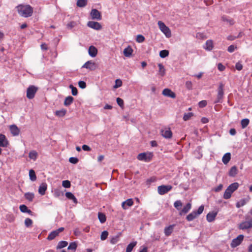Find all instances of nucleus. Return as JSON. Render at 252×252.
I'll use <instances>...</instances> for the list:
<instances>
[{
    "instance_id": "obj_47",
    "label": "nucleus",
    "mask_w": 252,
    "mask_h": 252,
    "mask_svg": "<svg viewBox=\"0 0 252 252\" xmlns=\"http://www.w3.org/2000/svg\"><path fill=\"white\" fill-rule=\"evenodd\" d=\"M108 235V232L107 231H104L101 233L100 238L101 240H105L106 239Z\"/></svg>"
},
{
    "instance_id": "obj_18",
    "label": "nucleus",
    "mask_w": 252,
    "mask_h": 252,
    "mask_svg": "<svg viewBox=\"0 0 252 252\" xmlns=\"http://www.w3.org/2000/svg\"><path fill=\"white\" fill-rule=\"evenodd\" d=\"M9 129L10 132L12 135L13 136H17L19 135L20 133V129L19 128L15 125H11L9 126Z\"/></svg>"
},
{
    "instance_id": "obj_11",
    "label": "nucleus",
    "mask_w": 252,
    "mask_h": 252,
    "mask_svg": "<svg viewBox=\"0 0 252 252\" xmlns=\"http://www.w3.org/2000/svg\"><path fill=\"white\" fill-rule=\"evenodd\" d=\"M90 15L93 19L100 20L101 19V15L100 12L96 9H93L91 10Z\"/></svg>"
},
{
    "instance_id": "obj_25",
    "label": "nucleus",
    "mask_w": 252,
    "mask_h": 252,
    "mask_svg": "<svg viewBox=\"0 0 252 252\" xmlns=\"http://www.w3.org/2000/svg\"><path fill=\"white\" fill-rule=\"evenodd\" d=\"M231 158V154L230 153H227L224 155L222 158V161L224 164H227Z\"/></svg>"
},
{
    "instance_id": "obj_64",
    "label": "nucleus",
    "mask_w": 252,
    "mask_h": 252,
    "mask_svg": "<svg viewBox=\"0 0 252 252\" xmlns=\"http://www.w3.org/2000/svg\"><path fill=\"white\" fill-rule=\"evenodd\" d=\"M223 188V185L222 184H220L217 188L214 189V191L216 192H219Z\"/></svg>"
},
{
    "instance_id": "obj_17",
    "label": "nucleus",
    "mask_w": 252,
    "mask_h": 252,
    "mask_svg": "<svg viewBox=\"0 0 252 252\" xmlns=\"http://www.w3.org/2000/svg\"><path fill=\"white\" fill-rule=\"evenodd\" d=\"M218 212H211L208 213V214L206 216V219L208 222H212L214 221L215 219V218L216 217L217 215Z\"/></svg>"
},
{
    "instance_id": "obj_59",
    "label": "nucleus",
    "mask_w": 252,
    "mask_h": 252,
    "mask_svg": "<svg viewBox=\"0 0 252 252\" xmlns=\"http://www.w3.org/2000/svg\"><path fill=\"white\" fill-rule=\"evenodd\" d=\"M117 103L120 107H123L124 105V101L120 97L117 98Z\"/></svg>"
},
{
    "instance_id": "obj_6",
    "label": "nucleus",
    "mask_w": 252,
    "mask_h": 252,
    "mask_svg": "<svg viewBox=\"0 0 252 252\" xmlns=\"http://www.w3.org/2000/svg\"><path fill=\"white\" fill-rule=\"evenodd\" d=\"M37 88L34 86H30L27 90V97L28 98L31 99H32L37 91Z\"/></svg>"
},
{
    "instance_id": "obj_56",
    "label": "nucleus",
    "mask_w": 252,
    "mask_h": 252,
    "mask_svg": "<svg viewBox=\"0 0 252 252\" xmlns=\"http://www.w3.org/2000/svg\"><path fill=\"white\" fill-rule=\"evenodd\" d=\"M7 220L9 222H12L14 220V217L12 214H9L6 216Z\"/></svg>"
},
{
    "instance_id": "obj_13",
    "label": "nucleus",
    "mask_w": 252,
    "mask_h": 252,
    "mask_svg": "<svg viewBox=\"0 0 252 252\" xmlns=\"http://www.w3.org/2000/svg\"><path fill=\"white\" fill-rule=\"evenodd\" d=\"M161 134L165 138H171L172 136V132L170 128H165L161 130Z\"/></svg>"
},
{
    "instance_id": "obj_35",
    "label": "nucleus",
    "mask_w": 252,
    "mask_h": 252,
    "mask_svg": "<svg viewBox=\"0 0 252 252\" xmlns=\"http://www.w3.org/2000/svg\"><path fill=\"white\" fill-rule=\"evenodd\" d=\"M67 245H68L67 242L65 241H61L59 242V243L57 246V249H62L63 248L66 247L67 246Z\"/></svg>"
},
{
    "instance_id": "obj_53",
    "label": "nucleus",
    "mask_w": 252,
    "mask_h": 252,
    "mask_svg": "<svg viewBox=\"0 0 252 252\" xmlns=\"http://www.w3.org/2000/svg\"><path fill=\"white\" fill-rule=\"evenodd\" d=\"M116 84L114 86L115 88H118L122 85V82L120 79H117L115 81Z\"/></svg>"
},
{
    "instance_id": "obj_20",
    "label": "nucleus",
    "mask_w": 252,
    "mask_h": 252,
    "mask_svg": "<svg viewBox=\"0 0 252 252\" xmlns=\"http://www.w3.org/2000/svg\"><path fill=\"white\" fill-rule=\"evenodd\" d=\"M133 204V201L132 199H128L122 203V207L124 209L126 210L127 208V207L126 206H127V207H130L132 206Z\"/></svg>"
},
{
    "instance_id": "obj_51",
    "label": "nucleus",
    "mask_w": 252,
    "mask_h": 252,
    "mask_svg": "<svg viewBox=\"0 0 252 252\" xmlns=\"http://www.w3.org/2000/svg\"><path fill=\"white\" fill-rule=\"evenodd\" d=\"M78 161V159L75 157H71L69 158V161L73 164H76Z\"/></svg>"
},
{
    "instance_id": "obj_28",
    "label": "nucleus",
    "mask_w": 252,
    "mask_h": 252,
    "mask_svg": "<svg viewBox=\"0 0 252 252\" xmlns=\"http://www.w3.org/2000/svg\"><path fill=\"white\" fill-rule=\"evenodd\" d=\"M249 200V198H244L240 200H239L237 203H236V207L238 208H239L243 206H244L247 202H248Z\"/></svg>"
},
{
    "instance_id": "obj_54",
    "label": "nucleus",
    "mask_w": 252,
    "mask_h": 252,
    "mask_svg": "<svg viewBox=\"0 0 252 252\" xmlns=\"http://www.w3.org/2000/svg\"><path fill=\"white\" fill-rule=\"evenodd\" d=\"M207 102L206 100H201L199 102L198 105L199 107L203 108L205 107L207 105Z\"/></svg>"
},
{
    "instance_id": "obj_34",
    "label": "nucleus",
    "mask_w": 252,
    "mask_h": 252,
    "mask_svg": "<svg viewBox=\"0 0 252 252\" xmlns=\"http://www.w3.org/2000/svg\"><path fill=\"white\" fill-rule=\"evenodd\" d=\"M98 218L101 223H103L106 221V218L105 215L101 212H99L98 214Z\"/></svg>"
},
{
    "instance_id": "obj_33",
    "label": "nucleus",
    "mask_w": 252,
    "mask_h": 252,
    "mask_svg": "<svg viewBox=\"0 0 252 252\" xmlns=\"http://www.w3.org/2000/svg\"><path fill=\"white\" fill-rule=\"evenodd\" d=\"M136 241L133 242L129 244L126 248V252H131L133 248L136 245Z\"/></svg>"
},
{
    "instance_id": "obj_2",
    "label": "nucleus",
    "mask_w": 252,
    "mask_h": 252,
    "mask_svg": "<svg viewBox=\"0 0 252 252\" xmlns=\"http://www.w3.org/2000/svg\"><path fill=\"white\" fill-rule=\"evenodd\" d=\"M238 187L239 184L238 183L230 184L225 190L223 194V198L225 199L230 198L232 193L238 189Z\"/></svg>"
},
{
    "instance_id": "obj_42",
    "label": "nucleus",
    "mask_w": 252,
    "mask_h": 252,
    "mask_svg": "<svg viewBox=\"0 0 252 252\" xmlns=\"http://www.w3.org/2000/svg\"><path fill=\"white\" fill-rule=\"evenodd\" d=\"M168 55H169V52L168 50H161L159 52V56L162 58H164L167 57L168 56Z\"/></svg>"
},
{
    "instance_id": "obj_32",
    "label": "nucleus",
    "mask_w": 252,
    "mask_h": 252,
    "mask_svg": "<svg viewBox=\"0 0 252 252\" xmlns=\"http://www.w3.org/2000/svg\"><path fill=\"white\" fill-rule=\"evenodd\" d=\"M237 172L238 170L237 167L235 166H233L231 168L229 172V175L231 177H235L237 174Z\"/></svg>"
},
{
    "instance_id": "obj_38",
    "label": "nucleus",
    "mask_w": 252,
    "mask_h": 252,
    "mask_svg": "<svg viewBox=\"0 0 252 252\" xmlns=\"http://www.w3.org/2000/svg\"><path fill=\"white\" fill-rule=\"evenodd\" d=\"M34 195L33 193L32 192H27L25 194V198L29 201H32L34 198Z\"/></svg>"
},
{
    "instance_id": "obj_40",
    "label": "nucleus",
    "mask_w": 252,
    "mask_h": 252,
    "mask_svg": "<svg viewBox=\"0 0 252 252\" xmlns=\"http://www.w3.org/2000/svg\"><path fill=\"white\" fill-rule=\"evenodd\" d=\"M29 176L30 179L32 181H34L36 179V176L35 173V172L32 169H31L29 171Z\"/></svg>"
},
{
    "instance_id": "obj_14",
    "label": "nucleus",
    "mask_w": 252,
    "mask_h": 252,
    "mask_svg": "<svg viewBox=\"0 0 252 252\" xmlns=\"http://www.w3.org/2000/svg\"><path fill=\"white\" fill-rule=\"evenodd\" d=\"M162 94L165 96L172 98H175L176 97V94L170 89L168 88L164 89L162 91Z\"/></svg>"
},
{
    "instance_id": "obj_45",
    "label": "nucleus",
    "mask_w": 252,
    "mask_h": 252,
    "mask_svg": "<svg viewBox=\"0 0 252 252\" xmlns=\"http://www.w3.org/2000/svg\"><path fill=\"white\" fill-rule=\"evenodd\" d=\"M69 88L71 89V93L73 95H76L78 94V91L76 87H74L72 85L69 86Z\"/></svg>"
},
{
    "instance_id": "obj_23",
    "label": "nucleus",
    "mask_w": 252,
    "mask_h": 252,
    "mask_svg": "<svg viewBox=\"0 0 252 252\" xmlns=\"http://www.w3.org/2000/svg\"><path fill=\"white\" fill-rule=\"evenodd\" d=\"M97 53V49L94 46H91L89 48V54L92 57H95Z\"/></svg>"
},
{
    "instance_id": "obj_62",
    "label": "nucleus",
    "mask_w": 252,
    "mask_h": 252,
    "mask_svg": "<svg viewBox=\"0 0 252 252\" xmlns=\"http://www.w3.org/2000/svg\"><path fill=\"white\" fill-rule=\"evenodd\" d=\"M76 26V23L74 21L70 22L67 25V27L70 29H72Z\"/></svg>"
},
{
    "instance_id": "obj_46",
    "label": "nucleus",
    "mask_w": 252,
    "mask_h": 252,
    "mask_svg": "<svg viewBox=\"0 0 252 252\" xmlns=\"http://www.w3.org/2000/svg\"><path fill=\"white\" fill-rule=\"evenodd\" d=\"M32 224V220L30 218H27L25 220V224L27 227H29L31 226Z\"/></svg>"
},
{
    "instance_id": "obj_9",
    "label": "nucleus",
    "mask_w": 252,
    "mask_h": 252,
    "mask_svg": "<svg viewBox=\"0 0 252 252\" xmlns=\"http://www.w3.org/2000/svg\"><path fill=\"white\" fill-rule=\"evenodd\" d=\"M64 230L63 227H60L59 229L52 231L48 235L47 240L51 241L55 239L57 236L59 235V233L62 232Z\"/></svg>"
},
{
    "instance_id": "obj_31",
    "label": "nucleus",
    "mask_w": 252,
    "mask_h": 252,
    "mask_svg": "<svg viewBox=\"0 0 252 252\" xmlns=\"http://www.w3.org/2000/svg\"><path fill=\"white\" fill-rule=\"evenodd\" d=\"M38 154L36 151L32 150L30 152L29 157L31 159H33L35 161L37 158Z\"/></svg>"
},
{
    "instance_id": "obj_19",
    "label": "nucleus",
    "mask_w": 252,
    "mask_h": 252,
    "mask_svg": "<svg viewBox=\"0 0 252 252\" xmlns=\"http://www.w3.org/2000/svg\"><path fill=\"white\" fill-rule=\"evenodd\" d=\"M47 189V185L46 183H41L38 189V193L41 195H43L45 194V191Z\"/></svg>"
},
{
    "instance_id": "obj_60",
    "label": "nucleus",
    "mask_w": 252,
    "mask_h": 252,
    "mask_svg": "<svg viewBox=\"0 0 252 252\" xmlns=\"http://www.w3.org/2000/svg\"><path fill=\"white\" fill-rule=\"evenodd\" d=\"M218 68L220 71H222L224 70L225 67L221 63H219L218 64Z\"/></svg>"
},
{
    "instance_id": "obj_21",
    "label": "nucleus",
    "mask_w": 252,
    "mask_h": 252,
    "mask_svg": "<svg viewBox=\"0 0 252 252\" xmlns=\"http://www.w3.org/2000/svg\"><path fill=\"white\" fill-rule=\"evenodd\" d=\"M191 204L190 203H188L181 210L180 215H182L183 214H187L191 209Z\"/></svg>"
},
{
    "instance_id": "obj_48",
    "label": "nucleus",
    "mask_w": 252,
    "mask_h": 252,
    "mask_svg": "<svg viewBox=\"0 0 252 252\" xmlns=\"http://www.w3.org/2000/svg\"><path fill=\"white\" fill-rule=\"evenodd\" d=\"M62 186L65 188H68L70 187V182L68 180H64L62 182Z\"/></svg>"
},
{
    "instance_id": "obj_36",
    "label": "nucleus",
    "mask_w": 252,
    "mask_h": 252,
    "mask_svg": "<svg viewBox=\"0 0 252 252\" xmlns=\"http://www.w3.org/2000/svg\"><path fill=\"white\" fill-rule=\"evenodd\" d=\"M87 4V0H78L77 1V6L79 7H85Z\"/></svg>"
},
{
    "instance_id": "obj_29",
    "label": "nucleus",
    "mask_w": 252,
    "mask_h": 252,
    "mask_svg": "<svg viewBox=\"0 0 252 252\" xmlns=\"http://www.w3.org/2000/svg\"><path fill=\"white\" fill-rule=\"evenodd\" d=\"M65 196L68 199L72 200L74 203H77V200L72 193L70 192H67L65 193Z\"/></svg>"
},
{
    "instance_id": "obj_10",
    "label": "nucleus",
    "mask_w": 252,
    "mask_h": 252,
    "mask_svg": "<svg viewBox=\"0 0 252 252\" xmlns=\"http://www.w3.org/2000/svg\"><path fill=\"white\" fill-rule=\"evenodd\" d=\"M244 239L243 235H239L237 238L233 239L231 243V247L232 248H235L240 245Z\"/></svg>"
},
{
    "instance_id": "obj_52",
    "label": "nucleus",
    "mask_w": 252,
    "mask_h": 252,
    "mask_svg": "<svg viewBox=\"0 0 252 252\" xmlns=\"http://www.w3.org/2000/svg\"><path fill=\"white\" fill-rule=\"evenodd\" d=\"M20 210L23 213H26L27 210L28 209L27 206L25 205H21L19 207Z\"/></svg>"
},
{
    "instance_id": "obj_58",
    "label": "nucleus",
    "mask_w": 252,
    "mask_h": 252,
    "mask_svg": "<svg viewBox=\"0 0 252 252\" xmlns=\"http://www.w3.org/2000/svg\"><path fill=\"white\" fill-rule=\"evenodd\" d=\"M78 85L81 89H85L86 87V84L84 81H80L78 82Z\"/></svg>"
},
{
    "instance_id": "obj_43",
    "label": "nucleus",
    "mask_w": 252,
    "mask_h": 252,
    "mask_svg": "<svg viewBox=\"0 0 252 252\" xmlns=\"http://www.w3.org/2000/svg\"><path fill=\"white\" fill-rule=\"evenodd\" d=\"M192 116H193V113L191 112L185 113L183 117V120L185 121H188L191 118Z\"/></svg>"
},
{
    "instance_id": "obj_39",
    "label": "nucleus",
    "mask_w": 252,
    "mask_h": 252,
    "mask_svg": "<svg viewBox=\"0 0 252 252\" xmlns=\"http://www.w3.org/2000/svg\"><path fill=\"white\" fill-rule=\"evenodd\" d=\"M66 113V111L65 109H63L60 110L56 111L55 114L56 116L62 117H63L65 115Z\"/></svg>"
},
{
    "instance_id": "obj_55",
    "label": "nucleus",
    "mask_w": 252,
    "mask_h": 252,
    "mask_svg": "<svg viewBox=\"0 0 252 252\" xmlns=\"http://www.w3.org/2000/svg\"><path fill=\"white\" fill-rule=\"evenodd\" d=\"M235 68L237 70L240 71L243 68V65L240 62H238L235 64Z\"/></svg>"
},
{
    "instance_id": "obj_50",
    "label": "nucleus",
    "mask_w": 252,
    "mask_h": 252,
    "mask_svg": "<svg viewBox=\"0 0 252 252\" xmlns=\"http://www.w3.org/2000/svg\"><path fill=\"white\" fill-rule=\"evenodd\" d=\"M145 40V37L141 34H139L137 36L136 41L139 43L143 42Z\"/></svg>"
},
{
    "instance_id": "obj_24",
    "label": "nucleus",
    "mask_w": 252,
    "mask_h": 252,
    "mask_svg": "<svg viewBox=\"0 0 252 252\" xmlns=\"http://www.w3.org/2000/svg\"><path fill=\"white\" fill-rule=\"evenodd\" d=\"M137 158L139 160L145 161H148L150 159V158H148L147 157V155L145 153H142L138 154Z\"/></svg>"
},
{
    "instance_id": "obj_49",
    "label": "nucleus",
    "mask_w": 252,
    "mask_h": 252,
    "mask_svg": "<svg viewBox=\"0 0 252 252\" xmlns=\"http://www.w3.org/2000/svg\"><path fill=\"white\" fill-rule=\"evenodd\" d=\"M77 248V244L75 242L71 243L68 247V250H76Z\"/></svg>"
},
{
    "instance_id": "obj_27",
    "label": "nucleus",
    "mask_w": 252,
    "mask_h": 252,
    "mask_svg": "<svg viewBox=\"0 0 252 252\" xmlns=\"http://www.w3.org/2000/svg\"><path fill=\"white\" fill-rule=\"evenodd\" d=\"M132 52L133 50L129 46L125 48L124 50V54L126 57H129L131 55Z\"/></svg>"
},
{
    "instance_id": "obj_63",
    "label": "nucleus",
    "mask_w": 252,
    "mask_h": 252,
    "mask_svg": "<svg viewBox=\"0 0 252 252\" xmlns=\"http://www.w3.org/2000/svg\"><path fill=\"white\" fill-rule=\"evenodd\" d=\"M156 179L154 177H152L150 179H147L146 183L147 185H150L151 183L155 182Z\"/></svg>"
},
{
    "instance_id": "obj_15",
    "label": "nucleus",
    "mask_w": 252,
    "mask_h": 252,
    "mask_svg": "<svg viewBox=\"0 0 252 252\" xmlns=\"http://www.w3.org/2000/svg\"><path fill=\"white\" fill-rule=\"evenodd\" d=\"M9 144L5 136L2 134H0V147H7Z\"/></svg>"
},
{
    "instance_id": "obj_61",
    "label": "nucleus",
    "mask_w": 252,
    "mask_h": 252,
    "mask_svg": "<svg viewBox=\"0 0 252 252\" xmlns=\"http://www.w3.org/2000/svg\"><path fill=\"white\" fill-rule=\"evenodd\" d=\"M186 87L189 90H191L192 89V83L191 81H187L186 82Z\"/></svg>"
},
{
    "instance_id": "obj_4",
    "label": "nucleus",
    "mask_w": 252,
    "mask_h": 252,
    "mask_svg": "<svg viewBox=\"0 0 252 252\" xmlns=\"http://www.w3.org/2000/svg\"><path fill=\"white\" fill-rule=\"evenodd\" d=\"M204 210V206L201 205L198 209L197 211H193L189 214L186 217L187 220L189 221H192L195 219L198 215H200Z\"/></svg>"
},
{
    "instance_id": "obj_5",
    "label": "nucleus",
    "mask_w": 252,
    "mask_h": 252,
    "mask_svg": "<svg viewBox=\"0 0 252 252\" xmlns=\"http://www.w3.org/2000/svg\"><path fill=\"white\" fill-rule=\"evenodd\" d=\"M160 30L165 34L167 37H170L171 36V33L169 28L167 27L162 21H158V23Z\"/></svg>"
},
{
    "instance_id": "obj_44",
    "label": "nucleus",
    "mask_w": 252,
    "mask_h": 252,
    "mask_svg": "<svg viewBox=\"0 0 252 252\" xmlns=\"http://www.w3.org/2000/svg\"><path fill=\"white\" fill-rule=\"evenodd\" d=\"M174 206L178 210H180L182 206V202L180 200H177L174 202Z\"/></svg>"
},
{
    "instance_id": "obj_26",
    "label": "nucleus",
    "mask_w": 252,
    "mask_h": 252,
    "mask_svg": "<svg viewBox=\"0 0 252 252\" xmlns=\"http://www.w3.org/2000/svg\"><path fill=\"white\" fill-rule=\"evenodd\" d=\"M204 48L208 51H211L212 50L213 48V41L211 40H208L206 41L205 45L204 46Z\"/></svg>"
},
{
    "instance_id": "obj_16",
    "label": "nucleus",
    "mask_w": 252,
    "mask_h": 252,
    "mask_svg": "<svg viewBox=\"0 0 252 252\" xmlns=\"http://www.w3.org/2000/svg\"><path fill=\"white\" fill-rule=\"evenodd\" d=\"M175 224L170 225L168 226H166L164 228V233L166 236H169L174 230Z\"/></svg>"
},
{
    "instance_id": "obj_1",
    "label": "nucleus",
    "mask_w": 252,
    "mask_h": 252,
    "mask_svg": "<svg viewBox=\"0 0 252 252\" xmlns=\"http://www.w3.org/2000/svg\"><path fill=\"white\" fill-rule=\"evenodd\" d=\"M18 14L22 17H31L33 13V8L30 5L20 4L16 7Z\"/></svg>"
},
{
    "instance_id": "obj_7",
    "label": "nucleus",
    "mask_w": 252,
    "mask_h": 252,
    "mask_svg": "<svg viewBox=\"0 0 252 252\" xmlns=\"http://www.w3.org/2000/svg\"><path fill=\"white\" fill-rule=\"evenodd\" d=\"M172 189V187L170 185H161L158 188V192L160 195H163L167 193Z\"/></svg>"
},
{
    "instance_id": "obj_57",
    "label": "nucleus",
    "mask_w": 252,
    "mask_h": 252,
    "mask_svg": "<svg viewBox=\"0 0 252 252\" xmlns=\"http://www.w3.org/2000/svg\"><path fill=\"white\" fill-rule=\"evenodd\" d=\"M236 48H237L236 46H235L233 45H231L228 47L227 51H228V52H229L230 53H232L233 52H234L235 51V50Z\"/></svg>"
},
{
    "instance_id": "obj_12",
    "label": "nucleus",
    "mask_w": 252,
    "mask_h": 252,
    "mask_svg": "<svg viewBox=\"0 0 252 252\" xmlns=\"http://www.w3.org/2000/svg\"><path fill=\"white\" fill-rule=\"evenodd\" d=\"M87 26L95 30H100L102 29L101 24L97 22L89 21L87 23Z\"/></svg>"
},
{
    "instance_id": "obj_8",
    "label": "nucleus",
    "mask_w": 252,
    "mask_h": 252,
    "mask_svg": "<svg viewBox=\"0 0 252 252\" xmlns=\"http://www.w3.org/2000/svg\"><path fill=\"white\" fill-rule=\"evenodd\" d=\"M252 227V219L249 220L248 221H245L241 222L239 225V228L242 230H245Z\"/></svg>"
},
{
    "instance_id": "obj_3",
    "label": "nucleus",
    "mask_w": 252,
    "mask_h": 252,
    "mask_svg": "<svg viewBox=\"0 0 252 252\" xmlns=\"http://www.w3.org/2000/svg\"><path fill=\"white\" fill-rule=\"evenodd\" d=\"M224 84L222 83L219 84V87L218 88V94L216 99L214 101L215 103H222L224 96Z\"/></svg>"
},
{
    "instance_id": "obj_37",
    "label": "nucleus",
    "mask_w": 252,
    "mask_h": 252,
    "mask_svg": "<svg viewBox=\"0 0 252 252\" xmlns=\"http://www.w3.org/2000/svg\"><path fill=\"white\" fill-rule=\"evenodd\" d=\"M158 66L159 67V73L161 76H163L165 74V69L164 66L162 64L159 63Z\"/></svg>"
},
{
    "instance_id": "obj_30",
    "label": "nucleus",
    "mask_w": 252,
    "mask_h": 252,
    "mask_svg": "<svg viewBox=\"0 0 252 252\" xmlns=\"http://www.w3.org/2000/svg\"><path fill=\"white\" fill-rule=\"evenodd\" d=\"M73 97L71 96H68L65 98L64 105L66 106L70 105L73 101Z\"/></svg>"
},
{
    "instance_id": "obj_41",
    "label": "nucleus",
    "mask_w": 252,
    "mask_h": 252,
    "mask_svg": "<svg viewBox=\"0 0 252 252\" xmlns=\"http://www.w3.org/2000/svg\"><path fill=\"white\" fill-rule=\"evenodd\" d=\"M250 123V121L248 119H244L241 122L242 127L244 128L246 127Z\"/></svg>"
},
{
    "instance_id": "obj_22",
    "label": "nucleus",
    "mask_w": 252,
    "mask_h": 252,
    "mask_svg": "<svg viewBox=\"0 0 252 252\" xmlns=\"http://www.w3.org/2000/svg\"><path fill=\"white\" fill-rule=\"evenodd\" d=\"M82 67L93 70L95 67V63H92L91 61H88L83 65Z\"/></svg>"
}]
</instances>
